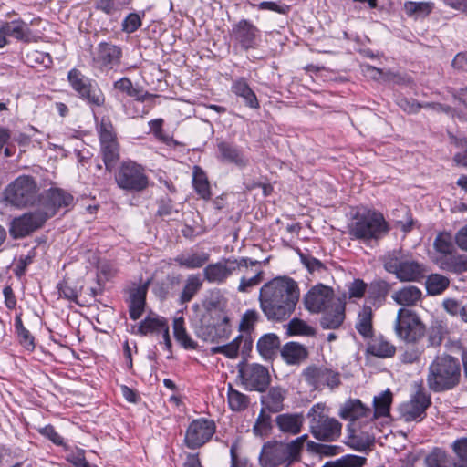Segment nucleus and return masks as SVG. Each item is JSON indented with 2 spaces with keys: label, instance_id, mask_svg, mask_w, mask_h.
I'll use <instances>...</instances> for the list:
<instances>
[{
  "label": "nucleus",
  "instance_id": "f257e3e1",
  "mask_svg": "<svg viewBox=\"0 0 467 467\" xmlns=\"http://www.w3.org/2000/svg\"><path fill=\"white\" fill-rule=\"evenodd\" d=\"M298 284L291 277L277 276L262 285L258 301L260 309L269 321L288 319L299 301Z\"/></svg>",
  "mask_w": 467,
  "mask_h": 467
},
{
  "label": "nucleus",
  "instance_id": "f03ea898",
  "mask_svg": "<svg viewBox=\"0 0 467 467\" xmlns=\"http://www.w3.org/2000/svg\"><path fill=\"white\" fill-rule=\"evenodd\" d=\"M389 231L383 214L370 209L358 210L348 224V234L351 240L369 244L382 239Z\"/></svg>",
  "mask_w": 467,
  "mask_h": 467
},
{
  "label": "nucleus",
  "instance_id": "7ed1b4c3",
  "mask_svg": "<svg viewBox=\"0 0 467 467\" xmlns=\"http://www.w3.org/2000/svg\"><path fill=\"white\" fill-rule=\"evenodd\" d=\"M461 379V366L457 358L450 355L437 356L429 365L426 382L434 392L455 388Z\"/></svg>",
  "mask_w": 467,
  "mask_h": 467
},
{
  "label": "nucleus",
  "instance_id": "20e7f679",
  "mask_svg": "<svg viewBox=\"0 0 467 467\" xmlns=\"http://www.w3.org/2000/svg\"><path fill=\"white\" fill-rule=\"evenodd\" d=\"M382 261L385 270L394 274L400 281L415 282L425 276L424 265L400 249L388 252Z\"/></svg>",
  "mask_w": 467,
  "mask_h": 467
},
{
  "label": "nucleus",
  "instance_id": "39448f33",
  "mask_svg": "<svg viewBox=\"0 0 467 467\" xmlns=\"http://www.w3.org/2000/svg\"><path fill=\"white\" fill-rule=\"evenodd\" d=\"M310 431L319 441H334L341 434V423L335 418H330L325 404L317 403L308 411Z\"/></svg>",
  "mask_w": 467,
  "mask_h": 467
},
{
  "label": "nucleus",
  "instance_id": "423d86ee",
  "mask_svg": "<svg viewBox=\"0 0 467 467\" xmlns=\"http://www.w3.org/2000/svg\"><path fill=\"white\" fill-rule=\"evenodd\" d=\"M394 332L400 340L407 344H417L425 336L426 327L414 311L400 308L394 323Z\"/></svg>",
  "mask_w": 467,
  "mask_h": 467
},
{
  "label": "nucleus",
  "instance_id": "0eeeda50",
  "mask_svg": "<svg viewBox=\"0 0 467 467\" xmlns=\"http://www.w3.org/2000/svg\"><path fill=\"white\" fill-rule=\"evenodd\" d=\"M259 265L260 262L248 257L239 259L223 258L216 263L208 264L202 271L204 280L209 284L223 285L236 269L241 270L243 266Z\"/></svg>",
  "mask_w": 467,
  "mask_h": 467
},
{
  "label": "nucleus",
  "instance_id": "6e6552de",
  "mask_svg": "<svg viewBox=\"0 0 467 467\" xmlns=\"http://www.w3.org/2000/svg\"><path fill=\"white\" fill-rule=\"evenodd\" d=\"M117 185L127 192H139L149 185L144 168L134 161H124L115 173Z\"/></svg>",
  "mask_w": 467,
  "mask_h": 467
},
{
  "label": "nucleus",
  "instance_id": "1a4fd4ad",
  "mask_svg": "<svg viewBox=\"0 0 467 467\" xmlns=\"http://www.w3.org/2000/svg\"><path fill=\"white\" fill-rule=\"evenodd\" d=\"M100 152L106 170L111 171L119 159V146L110 119L103 117L98 126Z\"/></svg>",
  "mask_w": 467,
  "mask_h": 467
},
{
  "label": "nucleus",
  "instance_id": "9d476101",
  "mask_svg": "<svg viewBox=\"0 0 467 467\" xmlns=\"http://www.w3.org/2000/svg\"><path fill=\"white\" fill-rule=\"evenodd\" d=\"M36 194L37 188L34 179L26 175L16 178L5 192V200L16 207L33 204Z\"/></svg>",
  "mask_w": 467,
  "mask_h": 467
},
{
  "label": "nucleus",
  "instance_id": "9b49d317",
  "mask_svg": "<svg viewBox=\"0 0 467 467\" xmlns=\"http://www.w3.org/2000/svg\"><path fill=\"white\" fill-rule=\"evenodd\" d=\"M67 79L81 99L91 106L100 107L104 104L105 97L101 89L78 69H71L67 74Z\"/></svg>",
  "mask_w": 467,
  "mask_h": 467
},
{
  "label": "nucleus",
  "instance_id": "f8f14e48",
  "mask_svg": "<svg viewBox=\"0 0 467 467\" xmlns=\"http://www.w3.org/2000/svg\"><path fill=\"white\" fill-rule=\"evenodd\" d=\"M299 457L290 443H275L264 446L261 453L262 464L265 467H275L285 464L291 465Z\"/></svg>",
  "mask_w": 467,
  "mask_h": 467
},
{
  "label": "nucleus",
  "instance_id": "ddd939ff",
  "mask_svg": "<svg viewBox=\"0 0 467 467\" xmlns=\"http://www.w3.org/2000/svg\"><path fill=\"white\" fill-rule=\"evenodd\" d=\"M215 432L213 420L198 419L192 420L186 430L184 441L189 449L195 450L208 442Z\"/></svg>",
  "mask_w": 467,
  "mask_h": 467
},
{
  "label": "nucleus",
  "instance_id": "4468645a",
  "mask_svg": "<svg viewBox=\"0 0 467 467\" xmlns=\"http://www.w3.org/2000/svg\"><path fill=\"white\" fill-rule=\"evenodd\" d=\"M331 287L323 284H317L304 296V305L310 313H320L322 310L327 309L337 301Z\"/></svg>",
  "mask_w": 467,
  "mask_h": 467
},
{
  "label": "nucleus",
  "instance_id": "2eb2a0df",
  "mask_svg": "<svg viewBox=\"0 0 467 467\" xmlns=\"http://www.w3.org/2000/svg\"><path fill=\"white\" fill-rule=\"evenodd\" d=\"M242 383L249 390L264 392L270 384L268 369L259 364H246L239 368Z\"/></svg>",
  "mask_w": 467,
  "mask_h": 467
},
{
  "label": "nucleus",
  "instance_id": "dca6fc26",
  "mask_svg": "<svg viewBox=\"0 0 467 467\" xmlns=\"http://www.w3.org/2000/svg\"><path fill=\"white\" fill-rule=\"evenodd\" d=\"M303 376L305 380L316 389H322L324 387L334 389L340 384L339 373L322 365L307 367Z\"/></svg>",
  "mask_w": 467,
  "mask_h": 467
},
{
  "label": "nucleus",
  "instance_id": "f3484780",
  "mask_svg": "<svg viewBox=\"0 0 467 467\" xmlns=\"http://www.w3.org/2000/svg\"><path fill=\"white\" fill-rule=\"evenodd\" d=\"M431 404L430 396L421 389L411 399L400 406V414L405 421H421L426 416V410Z\"/></svg>",
  "mask_w": 467,
  "mask_h": 467
},
{
  "label": "nucleus",
  "instance_id": "a211bd4d",
  "mask_svg": "<svg viewBox=\"0 0 467 467\" xmlns=\"http://www.w3.org/2000/svg\"><path fill=\"white\" fill-rule=\"evenodd\" d=\"M122 50L119 47L101 42L92 52L93 66L99 69H112L120 63Z\"/></svg>",
  "mask_w": 467,
  "mask_h": 467
},
{
  "label": "nucleus",
  "instance_id": "6ab92c4d",
  "mask_svg": "<svg viewBox=\"0 0 467 467\" xmlns=\"http://www.w3.org/2000/svg\"><path fill=\"white\" fill-rule=\"evenodd\" d=\"M46 221L47 215L43 214L40 210L25 213L12 221L10 234L15 238L25 237L41 227Z\"/></svg>",
  "mask_w": 467,
  "mask_h": 467
},
{
  "label": "nucleus",
  "instance_id": "aec40b11",
  "mask_svg": "<svg viewBox=\"0 0 467 467\" xmlns=\"http://www.w3.org/2000/svg\"><path fill=\"white\" fill-rule=\"evenodd\" d=\"M138 332L142 335L150 333H162L163 343L168 351L171 348L169 325L167 320L158 315H150L145 317L139 325Z\"/></svg>",
  "mask_w": 467,
  "mask_h": 467
},
{
  "label": "nucleus",
  "instance_id": "412c9836",
  "mask_svg": "<svg viewBox=\"0 0 467 467\" xmlns=\"http://www.w3.org/2000/svg\"><path fill=\"white\" fill-rule=\"evenodd\" d=\"M232 36L245 50L255 47L259 30L248 20L243 19L234 26Z\"/></svg>",
  "mask_w": 467,
  "mask_h": 467
},
{
  "label": "nucleus",
  "instance_id": "4be33fe9",
  "mask_svg": "<svg viewBox=\"0 0 467 467\" xmlns=\"http://www.w3.org/2000/svg\"><path fill=\"white\" fill-rule=\"evenodd\" d=\"M0 26L3 27V32L7 35L8 38H14L23 43H31L37 40L36 36L33 33L29 25L21 18L5 21Z\"/></svg>",
  "mask_w": 467,
  "mask_h": 467
},
{
  "label": "nucleus",
  "instance_id": "5701e85b",
  "mask_svg": "<svg viewBox=\"0 0 467 467\" xmlns=\"http://www.w3.org/2000/svg\"><path fill=\"white\" fill-rule=\"evenodd\" d=\"M268 259L260 262L259 265H250L243 266L240 270L242 276L237 287L240 293H249L253 288L257 286L264 280V271L259 267L262 264L265 265Z\"/></svg>",
  "mask_w": 467,
  "mask_h": 467
},
{
  "label": "nucleus",
  "instance_id": "b1692460",
  "mask_svg": "<svg viewBox=\"0 0 467 467\" xmlns=\"http://www.w3.org/2000/svg\"><path fill=\"white\" fill-rule=\"evenodd\" d=\"M73 202V196L61 189H50L47 193L45 206L40 212L47 219L53 216L61 207H67Z\"/></svg>",
  "mask_w": 467,
  "mask_h": 467
},
{
  "label": "nucleus",
  "instance_id": "393cba45",
  "mask_svg": "<svg viewBox=\"0 0 467 467\" xmlns=\"http://www.w3.org/2000/svg\"><path fill=\"white\" fill-rule=\"evenodd\" d=\"M320 325L324 329H337L345 320V303L338 299L331 306L322 310Z\"/></svg>",
  "mask_w": 467,
  "mask_h": 467
},
{
  "label": "nucleus",
  "instance_id": "a878e982",
  "mask_svg": "<svg viewBox=\"0 0 467 467\" xmlns=\"http://www.w3.org/2000/svg\"><path fill=\"white\" fill-rule=\"evenodd\" d=\"M320 325L324 329H337L345 320V303L338 299L331 306L322 310Z\"/></svg>",
  "mask_w": 467,
  "mask_h": 467
},
{
  "label": "nucleus",
  "instance_id": "bb28decb",
  "mask_svg": "<svg viewBox=\"0 0 467 467\" xmlns=\"http://www.w3.org/2000/svg\"><path fill=\"white\" fill-rule=\"evenodd\" d=\"M147 285H139L130 290L129 314L132 320L139 319L145 309Z\"/></svg>",
  "mask_w": 467,
  "mask_h": 467
},
{
  "label": "nucleus",
  "instance_id": "cd10ccee",
  "mask_svg": "<svg viewBox=\"0 0 467 467\" xmlns=\"http://www.w3.org/2000/svg\"><path fill=\"white\" fill-rule=\"evenodd\" d=\"M219 159L227 163L235 164L238 167H245L248 164V159L242 150L226 141H221L217 145Z\"/></svg>",
  "mask_w": 467,
  "mask_h": 467
},
{
  "label": "nucleus",
  "instance_id": "c85d7f7f",
  "mask_svg": "<svg viewBox=\"0 0 467 467\" xmlns=\"http://www.w3.org/2000/svg\"><path fill=\"white\" fill-rule=\"evenodd\" d=\"M249 350L252 348V339L250 336L239 335L233 341L223 346L212 348L213 354H223L229 358H235L238 356L240 348Z\"/></svg>",
  "mask_w": 467,
  "mask_h": 467
},
{
  "label": "nucleus",
  "instance_id": "c756f323",
  "mask_svg": "<svg viewBox=\"0 0 467 467\" xmlns=\"http://www.w3.org/2000/svg\"><path fill=\"white\" fill-rule=\"evenodd\" d=\"M286 390L280 387H272L267 393L261 398L262 409L272 413H277L284 409V400Z\"/></svg>",
  "mask_w": 467,
  "mask_h": 467
},
{
  "label": "nucleus",
  "instance_id": "7c9ffc66",
  "mask_svg": "<svg viewBox=\"0 0 467 467\" xmlns=\"http://www.w3.org/2000/svg\"><path fill=\"white\" fill-rule=\"evenodd\" d=\"M210 259V254L207 252L201 251H189L177 255L174 258L176 264L187 269L202 268Z\"/></svg>",
  "mask_w": 467,
  "mask_h": 467
},
{
  "label": "nucleus",
  "instance_id": "2f4dec72",
  "mask_svg": "<svg viewBox=\"0 0 467 467\" xmlns=\"http://www.w3.org/2000/svg\"><path fill=\"white\" fill-rule=\"evenodd\" d=\"M341 418L355 420L361 418H371L372 410L364 406L359 400H348L340 409Z\"/></svg>",
  "mask_w": 467,
  "mask_h": 467
},
{
  "label": "nucleus",
  "instance_id": "473e14b6",
  "mask_svg": "<svg viewBox=\"0 0 467 467\" xmlns=\"http://www.w3.org/2000/svg\"><path fill=\"white\" fill-rule=\"evenodd\" d=\"M367 352L378 358H388L395 355L396 347L384 337L379 336L368 343Z\"/></svg>",
  "mask_w": 467,
  "mask_h": 467
},
{
  "label": "nucleus",
  "instance_id": "72a5a7b5",
  "mask_svg": "<svg viewBox=\"0 0 467 467\" xmlns=\"http://www.w3.org/2000/svg\"><path fill=\"white\" fill-rule=\"evenodd\" d=\"M232 91L242 98L245 105L251 109H258L259 101L255 93L251 89L244 78H237L232 85Z\"/></svg>",
  "mask_w": 467,
  "mask_h": 467
},
{
  "label": "nucleus",
  "instance_id": "f704fd0d",
  "mask_svg": "<svg viewBox=\"0 0 467 467\" xmlns=\"http://www.w3.org/2000/svg\"><path fill=\"white\" fill-rule=\"evenodd\" d=\"M302 414H280L276 417V424L281 431L296 435L300 432L303 426Z\"/></svg>",
  "mask_w": 467,
  "mask_h": 467
},
{
  "label": "nucleus",
  "instance_id": "c9c22d12",
  "mask_svg": "<svg viewBox=\"0 0 467 467\" xmlns=\"http://www.w3.org/2000/svg\"><path fill=\"white\" fill-rule=\"evenodd\" d=\"M279 337L274 333L264 335L257 342V350L265 359L272 358L279 349Z\"/></svg>",
  "mask_w": 467,
  "mask_h": 467
},
{
  "label": "nucleus",
  "instance_id": "e433bc0d",
  "mask_svg": "<svg viewBox=\"0 0 467 467\" xmlns=\"http://www.w3.org/2000/svg\"><path fill=\"white\" fill-rule=\"evenodd\" d=\"M393 300L401 306H413L421 298V291L414 285H407L392 295Z\"/></svg>",
  "mask_w": 467,
  "mask_h": 467
},
{
  "label": "nucleus",
  "instance_id": "4c0bfd02",
  "mask_svg": "<svg viewBox=\"0 0 467 467\" xmlns=\"http://www.w3.org/2000/svg\"><path fill=\"white\" fill-rule=\"evenodd\" d=\"M372 318V308L370 306H364L362 310L358 313L355 327L365 338L371 337L373 335Z\"/></svg>",
  "mask_w": 467,
  "mask_h": 467
},
{
  "label": "nucleus",
  "instance_id": "58836bf2",
  "mask_svg": "<svg viewBox=\"0 0 467 467\" xmlns=\"http://www.w3.org/2000/svg\"><path fill=\"white\" fill-rule=\"evenodd\" d=\"M281 355L286 363L296 364L306 358L307 351L303 345L296 342H289L283 347Z\"/></svg>",
  "mask_w": 467,
  "mask_h": 467
},
{
  "label": "nucleus",
  "instance_id": "ea45409f",
  "mask_svg": "<svg viewBox=\"0 0 467 467\" xmlns=\"http://www.w3.org/2000/svg\"><path fill=\"white\" fill-rule=\"evenodd\" d=\"M392 403V393L386 389L373 399L374 410L371 418L387 417L389 415V409Z\"/></svg>",
  "mask_w": 467,
  "mask_h": 467
},
{
  "label": "nucleus",
  "instance_id": "a19ab883",
  "mask_svg": "<svg viewBox=\"0 0 467 467\" xmlns=\"http://www.w3.org/2000/svg\"><path fill=\"white\" fill-rule=\"evenodd\" d=\"M202 286V280L199 275H190L185 280L182 291L180 295V303L190 302Z\"/></svg>",
  "mask_w": 467,
  "mask_h": 467
},
{
  "label": "nucleus",
  "instance_id": "79ce46f5",
  "mask_svg": "<svg viewBox=\"0 0 467 467\" xmlns=\"http://www.w3.org/2000/svg\"><path fill=\"white\" fill-rule=\"evenodd\" d=\"M192 184L195 192L202 199L211 198V187L205 172L198 166L193 168Z\"/></svg>",
  "mask_w": 467,
  "mask_h": 467
},
{
  "label": "nucleus",
  "instance_id": "37998d69",
  "mask_svg": "<svg viewBox=\"0 0 467 467\" xmlns=\"http://www.w3.org/2000/svg\"><path fill=\"white\" fill-rule=\"evenodd\" d=\"M173 335L175 339L186 349H194L197 344L190 337L185 327L182 317L173 319Z\"/></svg>",
  "mask_w": 467,
  "mask_h": 467
},
{
  "label": "nucleus",
  "instance_id": "c03bdc74",
  "mask_svg": "<svg viewBox=\"0 0 467 467\" xmlns=\"http://www.w3.org/2000/svg\"><path fill=\"white\" fill-rule=\"evenodd\" d=\"M227 401L229 408L233 411H243L250 403V399L247 395L234 389L232 384H228L227 389Z\"/></svg>",
  "mask_w": 467,
  "mask_h": 467
},
{
  "label": "nucleus",
  "instance_id": "a18cd8bd",
  "mask_svg": "<svg viewBox=\"0 0 467 467\" xmlns=\"http://www.w3.org/2000/svg\"><path fill=\"white\" fill-rule=\"evenodd\" d=\"M433 9L432 2L407 1L404 4V11L410 17L420 18L427 16Z\"/></svg>",
  "mask_w": 467,
  "mask_h": 467
},
{
  "label": "nucleus",
  "instance_id": "49530a36",
  "mask_svg": "<svg viewBox=\"0 0 467 467\" xmlns=\"http://www.w3.org/2000/svg\"><path fill=\"white\" fill-rule=\"evenodd\" d=\"M425 465L426 467H451L452 463L451 457L444 450L434 448L425 457Z\"/></svg>",
  "mask_w": 467,
  "mask_h": 467
},
{
  "label": "nucleus",
  "instance_id": "de8ad7c7",
  "mask_svg": "<svg viewBox=\"0 0 467 467\" xmlns=\"http://www.w3.org/2000/svg\"><path fill=\"white\" fill-rule=\"evenodd\" d=\"M450 284L448 277L440 274H431L427 277L426 289L429 295L441 294Z\"/></svg>",
  "mask_w": 467,
  "mask_h": 467
},
{
  "label": "nucleus",
  "instance_id": "09e8293b",
  "mask_svg": "<svg viewBox=\"0 0 467 467\" xmlns=\"http://www.w3.org/2000/svg\"><path fill=\"white\" fill-rule=\"evenodd\" d=\"M441 268L451 273L461 274L467 271V256L450 255L441 263Z\"/></svg>",
  "mask_w": 467,
  "mask_h": 467
},
{
  "label": "nucleus",
  "instance_id": "8fccbe9b",
  "mask_svg": "<svg viewBox=\"0 0 467 467\" xmlns=\"http://www.w3.org/2000/svg\"><path fill=\"white\" fill-rule=\"evenodd\" d=\"M272 428L271 416L265 409L261 411L253 426V432L255 436H266Z\"/></svg>",
  "mask_w": 467,
  "mask_h": 467
},
{
  "label": "nucleus",
  "instance_id": "3c124183",
  "mask_svg": "<svg viewBox=\"0 0 467 467\" xmlns=\"http://www.w3.org/2000/svg\"><path fill=\"white\" fill-rule=\"evenodd\" d=\"M287 331L295 336H314L316 331L306 321L299 318H293L287 325Z\"/></svg>",
  "mask_w": 467,
  "mask_h": 467
},
{
  "label": "nucleus",
  "instance_id": "603ef678",
  "mask_svg": "<svg viewBox=\"0 0 467 467\" xmlns=\"http://www.w3.org/2000/svg\"><path fill=\"white\" fill-rule=\"evenodd\" d=\"M259 318V314L256 310H247L242 317L239 330L244 335L250 336V331L254 328V324Z\"/></svg>",
  "mask_w": 467,
  "mask_h": 467
},
{
  "label": "nucleus",
  "instance_id": "864d4df0",
  "mask_svg": "<svg viewBox=\"0 0 467 467\" xmlns=\"http://www.w3.org/2000/svg\"><path fill=\"white\" fill-rule=\"evenodd\" d=\"M434 246L435 249L441 254H451L453 249L451 234L447 233L438 234L434 241Z\"/></svg>",
  "mask_w": 467,
  "mask_h": 467
},
{
  "label": "nucleus",
  "instance_id": "5fc2aeb1",
  "mask_svg": "<svg viewBox=\"0 0 467 467\" xmlns=\"http://www.w3.org/2000/svg\"><path fill=\"white\" fill-rule=\"evenodd\" d=\"M15 327L18 334L20 342L26 348H32L34 347V338L30 332L24 327L20 317H16Z\"/></svg>",
  "mask_w": 467,
  "mask_h": 467
},
{
  "label": "nucleus",
  "instance_id": "6e6d98bb",
  "mask_svg": "<svg viewBox=\"0 0 467 467\" xmlns=\"http://www.w3.org/2000/svg\"><path fill=\"white\" fill-rule=\"evenodd\" d=\"M422 350L418 347H409L400 355V362L404 364H414L420 362Z\"/></svg>",
  "mask_w": 467,
  "mask_h": 467
},
{
  "label": "nucleus",
  "instance_id": "4d7b16f0",
  "mask_svg": "<svg viewBox=\"0 0 467 467\" xmlns=\"http://www.w3.org/2000/svg\"><path fill=\"white\" fill-rule=\"evenodd\" d=\"M141 26V16L137 13L129 14L122 21V30L128 34L134 33Z\"/></svg>",
  "mask_w": 467,
  "mask_h": 467
},
{
  "label": "nucleus",
  "instance_id": "13d9d810",
  "mask_svg": "<svg viewBox=\"0 0 467 467\" xmlns=\"http://www.w3.org/2000/svg\"><path fill=\"white\" fill-rule=\"evenodd\" d=\"M367 289V284L361 279H355L348 286L349 298H362Z\"/></svg>",
  "mask_w": 467,
  "mask_h": 467
},
{
  "label": "nucleus",
  "instance_id": "bf43d9fd",
  "mask_svg": "<svg viewBox=\"0 0 467 467\" xmlns=\"http://www.w3.org/2000/svg\"><path fill=\"white\" fill-rule=\"evenodd\" d=\"M213 327V335L215 336V341L227 339L230 336L231 329L227 317H224L221 323Z\"/></svg>",
  "mask_w": 467,
  "mask_h": 467
},
{
  "label": "nucleus",
  "instance_id": "052dcab7",
  "mask_svg": "<svg viewBox=\"0 0 467 467\" xmlns=\"http://www.w3.org/2000/svg\"><path fill=\"white\" fill-rule=\"evenodd\" d=\"M398 105L405 112L410 114L418 112L424 106V104H420L415 99H409L407 98L399 99Z\"/></svg>",
  "mask_w": 467,
  "mask_h": 467
},
{
  "label": "nucleus",
  "instance_id": "680f3d73",
  "mask_svg": "<svg viewBox=\"0 0 467 467\" xmlns=\"http://www.w3.org/2000/svg\"><path fill=\"white\" fill-rule=\"evenodd\" d=\"M451 449L459 459L462 461V462L467 463V438L456 440L452 443Z\"/></svg>",
  "mask_w": 467,
  "mask_h": 467
},
{
  "label": "nucleus",
  "instance_id": "e2e57ef3",
  "mask_svg": "<svg viewBox=\"0 0 467 467\" xmlns=\"http://www.w3.org/2000/svg\"><path fill=\"white\" fill-rule=\"evenodd\" d=\"M96 7L107 15H112L119 11L120 5L115 0H95Z\"/></svg>",
  "mask_w": 467,
  "mask_h": 467
},
{
  "label": "nucleus",
  "instance_id": "0e129e2a",
  "mask_svg": "<svg viewBox=\"0 0 467 467\" xmlns=\"http://www.w3.org/2000/svg\"><path fill=\"white\" fill-rule=\"evenodd\" d=\"M257 6L260 10H269L278 14H285L289 9L286 5H280L272 1H263L259 3Z\"/></svg>",
  "mask_w": 467,
  "mask_h": 467
},
{
  "label": "nucleus",
  "instance_id": "69168bd1",
  "mask_svg": "<svg viewBox=\"0 0 467 467\" xmlns=\"http://www.w3.org/2000/svg\"><path fill=\"white\" fill-rule=\"evenodd\" d=\"M455 145L464 149V151L454 155V161L457 165L467 167V141L465 140H455Z\"/></svg>",
  "mask_w": 467,
  "mask_h": 467
},
{
  "label": "nucleus",
  "instance_id": "338daca9",
  "mask_svg": "<svg viewBox=\"0 0 467 467\" xmlns=\"http://www.w3.org/2000/svg\"><path fill=\"white\" fill-rule=\"evenodd\" d=\"M39 432L57 445L63 443V438L55 431L52 425H47L39 429Z\"/></svg>",
  "mask_w": 467,
  "mask_h": 467
},
{
  "label": "nucleus",
  "instance_id": "774afa93",
  "mask_svg": "<svg viewBox=\"0 0 467 467\" xmlns=\"http://www.w3.org/2000/svg\"><path fill=\"white\" fill-rule=\"evenodd\" d=\"M443 339V332L441 327H434L429 332L428 341L431 347H438L441 344Z\"/></svg>",
  "mask_w": 467,
  "mask_h": 467
}]
</instances>
